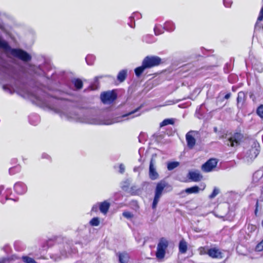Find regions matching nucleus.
<instances>
[{
	"mask_svg": "<svg viewBox=\"0 0 263 263\" xmlns=\"http://www.w3.org/2000/svg\"><path fill=\"white\" fill-rule=\"evenodd\" d=\"M141 107V106L138 107L134 110L121 116L105 120H102L99 117L88 113L78 114L74 111L67 110H59L57 112L62 119L70 121L95 125H111L122 122V119L126 117H129L128 119L139 116L141 114L139 112Z\"/></svg>",
	"mask_w": 263,
	"mask_h": 263,
	"instance_id": "nucleus-1",
	"label": "nucleus"
},
{
	"mask_svg": "<svg viewBox=\"0 0 263 263\" xmlns=\"http://www.w3.org/2000/svg\"><path fill=\"white\" fill-rule=\"evenodd\" d=\"M0 47L6 50L10 49V52L13 56L23 61L28 62L31 59V55L26 51L21 49L10 48L7 42L1 39Z\"/></svg>",
	"mask_w": 263,
	"mask_h": 263,
	"instance_id": "nucleus-2",
	"label": "nucleus"
},
{
	"mask_svg": "<svg viewBox=\"0 0 263 263\" xmlns=\"http://www.w3.org/2000/svg\"><path fill=\"white\" fill-rule=\"evenodd\" d=\"M242 137V134L239 133L226 135L223 137V142L228 146L236 147L240 144Z\"/></svg>",
	"mask_w": 263,
	"mask_h": 263,
	"instance_id": "nucleus-3",
	"label": "nucleus"
},
{
	"mask_svg": "<svg viewBox=\"0 0 263 263\" xmlns=\"http://www.w3.org/2000/svg\"><path fill=\"white\" fill-rule=\"evenodd\" d=\"M168 246V241L164 237L161 238L157 244L156 256L158 259H163L165 257L166 250Z\"/></svg>",
	"mask_w": 263,
	"mask_h": 263,
	"instance_id": "nucleus-4",
	"label": "nucleus"
},
{
	"mask_svg": "<svg viewBox=\"0 0 263 263\" xmlns=\"http://www.w3.org/2000/svg\"><path fill=\"white\" fill-rule=\"evenodd\" d=\"M165 182L163 181H161L157 183L155 191V196L152 205L153 209H156L158 203L160 200V198H161L162 195L163 191L165 188Z\"/></svg>",
	"mask_w": 263,
	"mask_h": 263,
	"instance_id": "nucleus-5",
	"label": "nucleus"
},
{
	"mask_svg": "<svg viewBox=\"0 0 263 263\" xmlns=\"http://www.w3.org/2000/svg\"><path fill=\"white\" fill-rule=\"evenodd\" d=\"M75 251V249H72L70 244L66 243L63 247V249L60 251L61 255H59L58 254H53L50 257L55 261H58L62 257H66L68 256V254H70L71 253H74Z\"/></svg>",
	"mask_w": 263,
	"mask_h": 263,
	"instance_id": "nucleus-6",
	"label": "nucleus"
},
{
	"mask_svg": "<svg viewBox=\"0 0 263 263\" xmlns=\"http://www.w3.org/2000/svg\"><path fill=\"white\" fill-rule=\"evenodd\" d=\"M41 92L42 94L40 95H33L34 99L39 104L48 107H51L50 99H51V96L45 92Z\"/></svg>",
	"mask_w": 263,
	"mask_h": 263,
	"instance_id": "nucleus-7",
	"label": "nucleus"
},
{
	"mask_svg": "<svg viewBox=\"0 0 263 263\" xmlns=\"http://www.w3.org/2000/svg\"><path fill=\"white\" fill-rule=\"evenodd\" d=\"M147 69L158 66L161 62V59L157 56H147L142 61Z\"/></svg>",
	"mask_w": 263,
	"mask_h": 263,
	"instance_id": "nucleus-8",
	"label": "nucleus"
},
{
	"mask_svg": "<svg viewBox=\"0 0 263 263\" xmlns=\"http://www.w3.org/2000/svg\"><path fill=\"white\" fill-rule=\"evenodd\" d=\"M263 6L261 7L259 16L257 19V21L255 23L254 27V35L253 38L256 37L257 38V36L259 34H261L262 31L263 30Z\"/></svg>",
	"mask_w": 263,
	"mask_h": 263,
	"instance_id": "nucleus-9",
	"label": "nucleus"
},
{
	"mask_svg": "<svg viewBox=\"0 0 263 263\" xmlns=\"http://www.w3.org/2000/svg\"><path fill=\"white\" fill-rule=\"evenodd\" d=\"M258 143L254 141L251 147L246 152V157L251 160L255 158L259 152Z\"/></svg>",
	"mask_w": 263,
	"mask_h": 263,
	"instance_id": "nucleus-10",
	"label": "nucleus"
},
{
	"mask_svg": "<svg viewBox=\"0 0 263 263\" xmlns=\"http://www.w3.org/2000/svg\"><path fill=\"white\" fill-rule=\"evenodd\" d=\"M117 96L113 91L103 92L101 94L100 98L104 104H109L116 100Z\"/></svg>",
	"mask_w": 263,
	"mask_h": 263,
	"instance_id": "nucleus-11",
	"label": "nucleus"
},
{
	"mask_svg": "<svg viewBox=\"0 0 263 263\" xmlns=\"http://www.w3.org/2000/svg\"><path fill=\"white\" fill-rule=\"evenodd\" d=\"M198 135L196 131L191 130L188 132L185 136L187 145L189 148L192 149L194 147L196 143L195 137Z\"/></svg>",
	"mask_w": 263,
	"mask_h": 263,
	"instance_id": "nucleus-12",
	"label": "nucleus"
},
{
	"mask_svg": "<svg viewBox=\"0 0 263 263\" xmlns=\"http://www.w3.org/2000/svg\"><path fill=\"white\" fill-rule=\"evenodd\" d=\"M217 164V161L216 159H210L202 165L201 169L204 172H209L216 166Z\"/></svg>",
	"mask_w": 263,
	"mask_h": 263,
	"instance_id": "nucleus-13",
	"label": "nucleus"
},
{
	"mask_svg": "<svg viewBox=\"0 0 263 263\" xmlns=\"http://www.w3.org/2000/svg\"><path fill=\"white\" fill-rule=\"evenodd\" d=\"M208 255L213 258L222 259L223 258V253L219 249L212 248L208 250Z\"/></svg>",
	"mask_w": 263,
	"mask_h": 263,
	"instance_id": "nucleus-14",
	"label": "nucleus"
},
{
	"mask_svg": "<svg viewBox=\"0 0 263 263\" xmlns=\"http://www.w3.org/2000/svg\"><path fill=\"white\" fill-rule=\"evenodd\" d=\"M14 190L18 195H23L27 191V185L23 182L18 181L14 185Z\"/></svg>",
	"mask_w": 263,
	"mask_h": 263,
	"instance_id": "nucleus-15",
	"label": "nucleus"
},
{
	"mask_svg": "<svg viewBox=\"0 0 263 263\" xmlns=\"http://www.w3.org/2000/svg\"><path fill=\"white\" fill-rule=\"evenodd\" d=\"M155 160L151 159L149 167V177L151 179L154 180L158 178L159 175L155 166Z\"/></svg>",
	"mask_w": 263,
	"mask_h": 263,
	"instance_id": "nucleus-16",
	"label": "nucleus"
},
{
	"mask_svg": "<svg viewBox=\"0 0 263 263\" xmlns=\"http://www.w3.org/2000/svg\"><path fill=\"white\" fill-rule=\"evenodd\" d=\"M263 177V170H259L255 172L253 176V182L255 185L261 184L263 181L261 180Z\"/></svg>",
	"mask_w": 263,
	"mask_h": 263,
	"instance_id": "nucleus-17",
	"label": "nucleus"
},
{
	"mask_svg": "<svg viewBox=\"0 0 263 263\" xmlns=\"http://www.w3.org/2000/svg\"><path fill=\"white\" fill-rule=\"evenodd\" d=\"M187 177L190 180L194 182L199 181L202 178V176L198 170L189 172Z\"/></svg>",
	"mask_w": 263,
	"mask_h": 263,
	"instance_id": "nucleus-18",
	"label": "nucleus"
},
{
	"mask_svg": "<svg viewBox=\"0 0 263 263\" xmlns=\"http://www.w3.org/2000/svg\"><path fill=\"white\" fill-rule=\"evenodd\" d=\"M98 204L100 212L103 214H106L110 208V203L105 200L103 202L98 203Z\"/></svg>",
	"mask_w": 263,
	"mask_h": 263,
	"instance_id": "nucleus-19",
	"label": "nucleus"
},
{
	"mask_svg": "<svg viewBox=\"0 0 263 263\" xmlns=\"http://www.w3.org/2000/svg\"><path fill=\"white\" fill-rule=\"evenodd\" d=\"M164 30L168 32H172L175 29V24L171 21H167L164 24Z\"/></svg>",
	"mask_w": 263,
	"mask_h": 263,
	"instance_id": "nucleus-20",
	"label": "nucleus"
},
{
	"mask_svg": "<svg viewBox=\"0 0 263 263\" xmlns=\"http://www.w3.org/2000/svg\"><path fill=\"white\" fill-rule=\"evenodd\" d=\"M118 254L120 263H127L128 262L129 257L127 253L124 252L119 253Z\"/></svg>",
	"mask_w": 263,
	"mask_h": 263,
	"instance_id": "nucleus-21",
	"label": "nucleus"
},
{
	"mask_svg": "<svg viewBox=\"0 0 263 263\" xmlns=\"http://www.w3.org/2000/svg\"><path fill=\"white\" fill-rule=\"evenodd\" d=\"M146 69H147V68H146L145 64L142 62L141 66L136 68L134 70V71H135L136 77L138 78H139L141 76V75L142 74V73Z\"/></svg>",
	"mask_w": 263,
	"mask_h": 263,
	"instance_id": "nucleus-22",
	"label": "nucleus"
},
{
	"mask_svg": "<svg viewBox=\"0 0 263 263\" xmlns=\"http://www.w3.org/2000/svg\"><path fill=\"white\" fill-rule=\"evenodd\" d=\"M187 243L183 239L180 240L179 244V252L182 254H184L187 251Z\"/></svg>",
	"mask_w": 263,
	"mask_h": 263,
	"instance_id": "nucleus-23",
	"label": "nucleus"
},
{
	"mask_svg": "<svg viewBox=\"0 0 263 263\" xmlns=\"http://www.w3.org/2000/svg\"><path fill=\"white\" fill-rule=\"evenodd\" d=\"M127 70L123 69L119 71L117 76V79L120 82H123L127 77Z\"/></svg>",
	"mask_w": 263,
	"mask_h": 263,
	"instance_id": "nucleus-24",
	"label": "nucleus"
},
{
	"mask_svg": "<svg viewBox=\"0 0 263 263\" xmlns=\"http://www.w3.org/2000/svg\"><path fill=\"white\" fill-rule=\"evenodd\" d=\"M21 171V166L20 165H17L13 167H12L9 170V173L10 175H13L17 173H18Z\"/></svg>",
	"mask_w": 263,
	"mask_h": 263,
	"instance_id": "nucleus-25",
	"label": "nucleus"
},
{
	"mask_svg": "<svg viewBox=\"0 0 263 263\" xmlns=\"http://www.w3.org/2000/svg\"><path fill=\"white\" fill-rule=\"evenodd\" d=\"M199 191V187L198 186H194L187 188L185 190V192L188 194L198 193Z\"/></svg>",
	"mask_w": 263,
	"mask_h": 263,
	"instance_id": "nucleus-26",
	"label": "nucleus"
},
{
	"mask_svg": "<svg viewBox=\"0 0 263 263\" xmlns=\"http://www.w3.org/2000/svg\"><path fill=\"white\" fill-rule=\"evenodd\" d=\"M176 119L174 118H169L164 119L160 124L161 127L166 126L167 125H173L174 124Z\"/></svg>",
	"mask_w": 263,
	"mask_h": 263,
	"instance_id": "nucleus-27",
	"label": "nucleus"
},
{
	"mask_svg": "<svg viewBox=\"0 0 263 263\" xmlns=\"http://www.w3.org/2000/svg\"><path fill=\"white\" fill-rule=\"evenodd\" d=\"M72 83L77 89H80L83 87V82L79 79H74L72 80Z\"/></svg>",
	"mask_w": 263,
	"mask_h": 263,
	"instance_id": "nucleus-28",
	"label": "nucleus"
},
{
	"mask_svg": "<svg viewBox=\"0 0 263 263\" xmlns=\"http://www.w3.org/2000/svg\"><path fill=\"white\" fill-rule=\"evenodd\" d=\"M47 66L46 64H45L44 66H39L37 68V70L35 71V73L39 75L45 76Z\"/></svg>",
	"mask_w": 263,
	"mask_h": 263,
	"instance_id": "nucleus-29",
	"label": "nucleus"
},
{
	"mask_svg": "<svg viewBox=\"0 0 263 263\" xmlns=\"http://www.w3.org/2000/svg\"><path fill=\"white\" fill-rule=\"evenodd\" d=\"M154 32L155 35H158L162 34L164 32V27H162V26L160 25H157L155 26L154 29Z\"/></svg>",
	"mask_w": 263,
	"mask_h": 263,
	"instance_id": "nucleus-30",
	"label": "nucleus"
},
{
	"mask_svg": "<svg viewBox=\"0 0 263 263\" xmlns=\"http://www.w3.org/2000/svg\"><path fill=\"white\" fill-rule=\"evenodd\" d=\"M179 165V163L177 161L170 162L167 163V168L168 171H172Z\"/></svg>",
	"mask_w": 263,
	"mask_h": 263,
	"instance_id": "nucleus-31",
	"label": "nucleus"
},
{
	"mask_svg": "<svg viewBox=\"0 0 263 263\" xmlns=\"http://www.w3.org/2000/svg\"><path fill=\"white\" fill-rule=\"evenodd\" d=\"M245 98V94L243 92L240 91L238 93L237 98V104H239L240 103H243Z\"/></svg>",
	"mask_w": 263,
	"mask_h": 263,
	"instance_id": "nucleus-32",
	"label": "nucleus"
},
{
	"mask_svg": "<svg viewBox=\"0 0 263 263\" xmlns=\"http://www.w3.org/2000/svg\"><path fill=\"white\" fill-rule=\"evenodd\" d=\"M22 260L25 263H37L34 259L28 256H23L22 257Z\"/></svg>",
	"mask_w": 263,
	"mask_h": 263,
	"instance_id": "nucleus-33",
	"label": "nucleus"
},
{
	"mask_svg": "<svg viewBox=\"0 0 263 263\" xmlns=\"http://www.w3.org/2000/svg\"><path fill=\"white\" fill-rule=\"evenodd\" d=\"M95 60V57L93 55H88L85 58L86 62L89 65H92Z\"/></svg>",
	"mask_w": 263,
	"mask_h": 263,
	"instance_id": "nucleus-34",
	"label": "nucleus"
},
{
	"mask_svg": "<svg viewBox=\"0 0 263 263\" xmlns=\"http://www.w3.org/2000/svg\"><path fill=\"white\" fill-rule=\"evenodd\" d=\"M91 226H98L100 224V220L98 217L93 218L89 222Z\"/></svg>",
	"mask_w": 263,
	"mask_h": 263,
	"instance_id": "nucleus-35",
	"label": "nucleus"
},
{
	"mask_svg": "<svg viewBox=\"0 0 263 263\" xmlns=\"http://www.w3.org/2000/svg\"><path fill=\"white\" fill-rule=\"evenodd\" d=\"M219 193V190L217 187H215L213 191V192L209 195V197L210 199H213L215 198Z\"/></svg>",
	"mask_w": 263,
	"mask_h": 263,
	"instance_id": "nucleus-36",
	"label": "nucleus"
},
{
	"mask_svg": "<svg viewBox=\"0 0 263 263\" xmlns=\"http://www.w3.org/2000/svg\"><path fill=\"white\" fill-rule=\"evenodd\" d=\"M256 113L261 119L263 118V104L259 106L257 109Z\"/></svg>",
	"mask_w": 263,
	"mask_h": 263,
	"instance_id": "nucleus-37",
	"label": "nucleus"
},
{
	"mask_svg": "<svg viewBox=\"0 0 263 263\" xmlns=\"http://www.w3.org/2000/svg\"><path fill=\"white\" fill-rule=\"evenodd\" d=\"M141 17V15L140 13L138 12H134L132 15L129 18L130 21H133L135 20V18H137L138 19Z\"/></svg>",
	"mask_w": 263,
	"mask_h": 263,
	"instance_id": "nucleus-38",
	"label": "nucleus"
},
{
	"mask_svg": "<svg viewBox=\"0 0 263 263\" xmlns=\"http://www.w3.org/2000/svg\"><path fill=\"white\" fill-rule=\"evenodd\" d=\"M123 216L128 219H132L134 217V215L130 212L125 211L122 214Z\"/></svg>",
	"mask_w": 263,
	"mask_h": 263,
	"instance_id": "nucleus-39",
	"label": "nucleus"
},
{
	"mask_svg": "<svg viewBox=\"0 0 263 263\" xmlns=\"http://www.w3.org/2000/svg\"><path fill=\"white\" fill-rule=\"evenodd\" d=\"M209 249L206 248V247H200L198 249V251L200 255H205L208 254V250Z\"/></svg>",
	"mask_w": 263,
	"mask_h": 263,
	"instance_id": "nucleus-40",
	"label": "nucleus"
},
{
	"mask_svg": "<svg viewBox=\"0 0 263 263\" xmlns=\"http://www.w3.org/2000/svg\"><path fill=\"white\" fill-rule=\"evenodd\" d=\"M263 250V240H261L256 247L255 251L260 252Z\"/></svg>",
	"mask_w": 263,
	"mask_h": 263,
	"instance_id": "nucleus-41",
	"label": "nucleus"
},
{
	"mask_svg": "<svg viewBox=\"0 0 263 263\" xmlns=\"http://www.w3.org/2000/svg\"><path fill=\"white\" fill-rule=\"evenodd\" d=\"M232 4V2L230 0H223V4L226 7H230Z\"/></svg>",
	"mask_w": 263,
	"mask_h": 263,
	"instance_id": "nucleus-42",
	"label": "nucleus"
},
{
	"mask_svg": "<svg viewBox=\"0 0 263 263\" xmlns=\"http://www.w3.org/2000/svg\"><path fill=\"white\" fill-rule=\"evenodd\" d=\"M119 173H121V174H123L125 172V166L122 163H121L119 164Z\"/></svg>",
	"mask_w": 263,
	"mask_h": 263,
	"instance_id": "nucleus-43",
	"label": "nucleus"
},
{
	"mask_svg": "<svg viewBox=\"0 0 263 263\" xmlns=\"http://www.w3.org/2000/svg\"><path fill=\"white\" fill-rule=\"evenodd\" d=\"M98 208H99V206L98 205V204L93 205L91 208V211L95 212H97L98 210Z\"/></svg>",
	"mask_w": 263,
	"mask_h": 263,
	"instance_id": "nucleus-44",
	"label": "nucleus"
},
{
	"mask_svg": "<svg viewBox=\"0 0 263 263\" xmlns=\"http://www.w3.org/2000/svg\"><path fill=\"white\" fill-rule=\"evenodd\" d=\"M42 157L43 158H45V159H49L50 158V156L48 154H45V153H43L42 155Z\"/></svg>",
	"mask_w": 263,
	"mask_h": 263,
	"instance_id": "nucleus-45",
	"label": "nucleus"
},
{
	"mask_svg": "<svg viewBox=\"0 0 263 263\" xmlns=\"http://www.w3.org/2000/svg\"><path fill=\"white\" fill-rule=\"evenodd\" d=\"M9 259L6 258H3L0 259V263H6L8 261Z\"/></svg>",
	"mask_w": 263,
	"mask_h": 263,
	"instance_id": "nucleus-46",
	"label": "nucleus"
},
{
	"mask_svg": "<svg viewBox=\"0 0 263 263\" xmlns=\"http://www.w3.org/2000/svg\"><path fill=\"white\" fill-rule=\"evenodd\" d=\"M258 201H257L256 202V209L255 210V214L256 215H257V212L258 211Z\"/></svg>",
	"mask_w": 263,
	"mask_h": 263,
	"instance_id": "nucleus-47",
	"label": "nucleus"
},
{
	"mask_svg": "<svg viewBox=\"0 0 263 263\" xmlns=\"http://www.w3.org/2000/svg\"><path fill=\"white\" fill-rule=\"evenodd\" d=\"M231 97V93H228L227 94H226L224 96V99H228L230 98Z\"/></svg>",
	"mask_w": 263,
	"mask_h": 263,
	"instance_id": "nucleus-48",
	"label": "nucleus"
},
{
	"mask_svg": "<svg viewBox=\"0 0 263 263\" xmlns=\"http://www.w3.org/2000/svg\"><path fill=\"white\" fill-rule=\"evenodd\" d=\"M128 24L129 26L131 28H135V22H134V24H133V25H132V24H130V23H128Z\"/></svg>",
	"mask_w": 263,
	"mask_h": 263,
	"instance_id": "nucleus-49",
	"label": "nucleus"
},
{
	"mask_svg": "<svg viewBox=\"0 0 263 263\" xmlns=\"http://www.w3.org/2000/svg\"><path fill=\"white\" fill-rule=\"evenodd\" d=\"M250 96V98H251L253 100H255V99H256V98H255V96H254V95L253 94H252H252H251Z\"/></svg>",
	"mask_w": 263,
	"mask_h": 263,
	"instance_id": "nucleus-50",
	"label": "nucleus"
},
{
	"mask_svg": "<svg viewBox=\"0 0 263 263\" xmlns=\"http://www.w3.org/2000/svg\"><path fill=\"white\" fill-rule=\"evenodd\" d=\"M30 122L31 124H33L34 126H35V125H35V124H36L35 123H32V122H31V118H30Z\"/></svg>",
	"mask_w": 263,
	"mask_h": 263,
	"instance_id": "nucleus-51",
	"label": "nucleus"
},
{
	"mask_svg": "<svg viewBox=\"0 0 263 263\" xmlns=\"http://www.w3.org/2000/svg\"><path fill=\"white\" fill-rule=\"evenodd\" d=\"M95 82L97 83L98 82V77H96L95 78Z\"/></svg>",
	"mask_w": 263,
	"mask_h": 263,
	"instance_id": "nucleus-52",
	"label": "nucleus"
},
{
	"mask_svg": "<svg viewBox=\"0 0 263 263\" xmlns=\"http://www.w3.org/2000/svg\"><path fill=\"white\" fill-rule=\"evenodd\" d=\"M6 87H7V86H6V85H4V86H3V88H4V89H6Z\"/></svg>",
	"mask_w": 263,
	"mask_h": 263,
	"instance_id": "nucleus-53",
	"label": "nucleus"
},
{
	"mask_svg": "<svg viewBox=\"0 0 263 263\" xmlns=\"http://www.w3.org/2000/svg\"><path fill=\"white\" fill-rule=\"evenodd\" d=\"M57 99H62L63 98H60V97H55Z\"/></svg>",
	"mask_w": 263,
	"mask_h": 263,
	"instance_id": "nucleus-54",
	"label": "nucleus"
},
{
	"mask_svg": "<svg viewBox=\"0 0 263 263\" xmlns=\"http://www.w3.org/2000/svg\"><path fill=\"white\" fill-rule=\"evenodd\" d=\"M137 168H136V167H135V168H134V172L137 171Z\"/></svg>",
	"mask_w": 263,
	"mask_h": 263,
	"instance_id": "nucleus-55",
	"label": "nucleus"
},
{
	"mask_svg": "<svg viewBox=\"0 0 263 263\" xmlns=\"http://www.w3.org/2000/svg\"><path fill=\"white\" fill-rule=\"evenodd\" d=\"M214 131H215V132H216V131H217V128H216V127H215V128H214Z\"/></svg>",
	"mask_w": 263,
	"mask_h": 263,
	"instance_id": "nucleus-56",
	"label": "nucleus"
},
{
	"mask_svg": "<svg viewBox=\"0 0 263 263\" xmlns=\"http://www.w3.org/2000/svg\"><path fill=\"white\" fill-rule=\"evenodd\" d=\"M0 28L2 29V26L0 25Z\"/></svg>",
	"mask_w": 263,
	"mask_h": 263,
	"instance_id": "nucleus-57",
	"label": "nucleus"
}]
</instances>
